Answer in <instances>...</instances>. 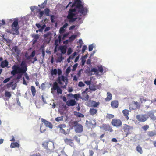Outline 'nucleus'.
Masks as SVG:
<instances>
[{
  "instance_id": "obj_6",
  "label": "nucleus",
  "mask_w": 156,
  "mask_h": 156,
  "mask_svg": "<svg viewBox=\"0 0 156 156\" xmlns=\"http://www.w3.org/2000/svg\"><path fill=\"white\" fill-rule=\"evenodd\" d=\"M71 124L75 126V130L76 133H80L83 131V126L81 124H78L77 121H73L71 123Z\"/></svg>"
},
{
  "instance_id": "obj_54",
  "label": "nucleus",
  "mask_w": 156,
  "mask_h": 156,
  "mask_svg": "<svg viewBox=\"0 0 156 156\" xmlns=\"http://www.w3.org/2000/svg\"><path fill=\"white\" fill-rule=\"evenodd\" d=\"M65 31V30L64 29V28L63 27H62L60 28L59 30V33L61 34L62 33H63Z\"/></svg>"
},
{
  "instance_id": "obj_3",
  "label": "nucleus",
  "mask_w": 156,
  "mask_h": 156,
  "mask_svg": "<svg viewBox=\"0 0 156 156\" xmlns=\"http://www.w3.org/2000/svg\"><path fill=\"white\" fill-rule=\"evenodd\" d=\"M20 66L21 67L16 65L13 66L12 67L13 70L11 72V74L14 75L18 73H25L27 69L25 62L23 61L21 63Z\"/></svg>"
},
{
  "instance_id": "obj_34",
  "label": "nucleus",
  "mask_w": 156,
  "mask_h": 156,
  "mask_svg": "<svg viewBox=\"0 0 156 156\" xmlns=\"http://www.w3.org/2000/svg\"><path fill=\"white\" fill-rule=\"evenodd\" d=\"M77 37V35H72L69 38V40L70 41H73Z\"/></svg>"
},
{
  "instance_id": "obj_57",
  "label": "nucleus",
  "mask_w": 156,
  "mask_h": 156,
  "mask_svg": "<svg viewBox=\"0 0 156 156\" xmlns=\"http://www.w3.org/2000/svg\"><path fill=\"white\" fill-rule=\"evenodd\" d=\"M85 85L82 82H80L78 83V86L79 87H83Z\"/></svg>"
},
{
  "instance_id": "obj_44",
  "label": "nucleus",
  "mask_w": 156,
  "mask_h": 156,
  "mask_svg": "<svg viewBox=\"0 0 156 156\" xmlns=\"http://www.w3.org/2000/svg\"><path fill=\"white\" fill-rule=\"evenodd\" d=\"M71 71V68L70 66L68 67L66 69V74L67 75H68Z\"/></svg>"
},
{
  "instance_id": "obj_13",
  "label": "nucleus",
  "mask_w": 156,
  "mask_h": 156,
  "mask_svg": "<svg viewBox=\"0 0 156 156\" xmlns=\"http://www.w3.org/2000/svg\"><path fill=\"white\" fill-rule=\"evenodd\" d=\"M129 108L132 110H135L140 108V105L137 102H134L133 104L130 105Z\"/></svg>"
},
{
  "instance_id": "obj_15",
  "label": "nucleus",
  "mask_w": 156,
  "mask_h": 156,
  "mask_svg": "<svg viewBox=\"0 0 156 156\" xmlns=\"http://www.w3.org/2000/svg\"><path fill=\"white\" fill-rule=\"evenodd\" d=\"M41 120L42 122L45 125L46 127H48L50 129H52V128L53 125L51 122L46 121L43 119H42Z\"/></svg>"
},
{
  "instance_id": "obj_24",
  "label": "nucleus",
  "mask_w": 156,
  "mask_h": 156,
  "mask_svg": "<svg viewBox=\"0 0 156 156\" xmlns=\"http://www.w3.org/2000/svg\"><path fill=\"white\" fill-rule=\"evenodd\" d=\"M148 117H150L152 119H155V116L154 115V112L152 111H150L148 112Z\"/></svg>"
},
{
  "instance_id": "obj_56",
  "label": "nucleus",
  "mask_w": 156,
  "mask_h": 156,
  "mask_svg": "<svg viewBox=\"0 0 156 156\" xmlns=\"http://www.w3.org/2000/svg\"><path fill=\"white\" fill-rule=\"evenodd\" d=\"M93 48V46L92 44L90 45L89 46V51H91L92 50Z\"/></svg>"
},
{
  "instance_id": "obj_32",
  "label": "nucleus",
  "mask_w": 156,
  "mask_h": 156,
  "mask_svg": "<svg viewBox=\"0 0 156 156\" xmlns=\"http://www.w3.org/2000/svg\"><path fill=\"white\" fill-rule=\"evenodd\" d=\"M114 117V116L113 115L108 113L107 114L106 116V118L109 119H112Z\"/></svg>"
},
{
  "instance_id": "obj_55",
  "label": "nucleus",
  "mask_w": 156,
  "mask_h": 156,
  "mask_svg": "<svg viewBox=\"0 0 156 156\" xmlns=\"http://www.w3.org/2000/svg\"><path fill=\"white\" fill-rule=\"evenodd\" d=\"M13 83V82H12L7 84L6 85L7 88H9L11 86V85H12Z\"/></svg>"
},
{
  "instance_id": "obj_52",
  "label": "nucleus",
  "mask_w": 156,
  "mask_h": 156,
  "mask_svg": "<svg viewBox=\"0 0 156 156\" xmlns=\"http://www.w3.org/2000/svg\"><path fill=\"white\" fill-rule=\"evenodd\" d=\"M32 37L35 39L37 40L39 38V36L38 34H34L32 36Z\"/></svg>"
},
{
  "instance_id": "obj_29",
  "label": "nucleus",
  "mask_w": 156,
  "mask_h": 156,
  "mask_svg": "<svg viewBox=\"0 0 156 156\" xmlns=\"http://www.w3.org/2000/svg\"><path fill=\"white\" fill-rule=\"evenodd\" d=\"M74 114L77 117H83L84 116L83 114L77 112H75Z\"/></svg>"
},
{
  "instance_id": "obj_38",
  "label": "nucleus",
  "mask_w": 156,
  "mask_h": 156,
  "mask_svg": "<svg viewBox=\"0 0 156 156\" xmlns=\"http://www.w3.org/2000/svg\"><path fill=\"white\" fill-rule=\"evenodd\" d=\"M39 10V18L41 19L44 14V12L43 11H41V9H40Z\"/></svg>"
},
{
  "instance_id": "obj_42",
  "label": "nucleus",
  "mask_w": 156,
  "mask_h": 156,
  "mask_svg": "<svg viewBox=\"0 0 156 156\" xmlns=\"http://www.w3.org/2000/svg\"><path fill=\"white\" fill-rule=\"evenodd\" d=\"M74 138L75 140L78 143L80 144V139L78 138L77 136H75L74 137Z\"/></svg>"
},
{
  "instance_id": "obj_9",
  "label": "nucleus",
  "mask_w": 156,
  "mask_h": 156,
  "mask_svg": "<svg viewBox=\"0 0 156 156\" xmlns=\"http://www.w3.org/2000/svg\"><path fill=\"white\" fill-rule=\"evenodd\" d=\"M100 104L99 102H96L93 100H90L88 101L87 106L93 107H97Z\"/></svg>"
},
{
  "instance_id": "obj_35",
  "label": "nucleus",
  "mask_w": 156,
  "mask_h": 156,
  "mask_svg": "<svg viewBox=\"0 0 156 156\" xmlns=\"http://www.w3.org/2000/svg\"><path fill=\"white\" fill-rule=\"evenodd\" d=\"M73 96L74 98L76 100H78L79 98H80V95L78 94H75L74 95H73Z\"/></svg>"
},
{
  "instance_id": "obj_25",
  "label": "nucleus",
  "mask_w": 156,
  "mask_h": 156,
  "mask_svg": "<svg viewBox=\"0 0 156 156\" xmlns=\"http://www.w3.org/2000/svg\"><path fill=\"white\" fill-rule=\"evenodd\" d=\"M59 49L61 50V52L62 54H65L66 52V48L63 46H61L59 48Z\"/></svg>"
},
{
  "instance_id": "obj_1",
  "label": "nucleus",
  "mask_w": 156,
  "mask_h": 156,
  "mask_svg": "<svg viewBox=\"0 0 156 156\" xmlns=\"http://www.w3.org/2000/svg\"><path fill=\"white\" fill-rule=\"evenodd\" d=\"M71 8L74 7V8L70 9L68 12V15L67 18L69 20L70 22H73L77 19L79 20H81V18L77 17L76 16L78 13L80 14V16H83L86 15L87 12V9L84 7L82 4V2L80 0H75L74 2L72 3V2H70L66 7L67 9L69 6Z\"/></svg>"
},
{
  "instance_id": "obj_4",
  "label": "nucleus",
  "mask_w": 156,
  "mask_h": 156,
  "mask_svg": "<svg viewBox=\"0 0 156 156\" xmlns=\"http://www.w3.org/2000/svg\"><path fill=\"white\" fill-rule=\"evenodd\" d=\"M133 129V126L126 124H123L122 129L123 135L125 137L127 136L128 135L131 134Z\"/></svg>"
},
{
  "instance_id": "obj_63",
  "label": "nucleus",
  "mask_w": 156,
  "mask_h": 156,
  "mask_svg": "<svg viewBox=\"0 0 156 156\" xmlns=\"http://www.w3.org/2000/svg\"><path fill=\"white\" fill-rule=\"evenodd\" d=\"M30 156H41V155L39 153L34 154Z\"/></svg>"
},
{
  "instance_id": "obj_16",
  "label": "nucleus",
  "mask_w": 156,
  "mask_h": 156,
  "mask_svg": "<svg viewBox=\"0 0 156 156\" xmlns=\"http://www.w3.org/2000/svg\"><path fill=\"white\" fill-rule=\"evenodd\" d=\"M76 104L74 100L71 99L66 101V104L68 106H74Z\"/></svg>"
},
{
  "instance_id": "obj_30",
  "label": "nucleus",
  "mask_w": 156,
  "mask_h": 156,
  "mask_svg": "<svg viewBox=\"0 0 156 156\" xmlns=\"http://www.w3.org/2000/svg\"><path fill=\"white\" fill-rule=\"evenodd\" d=\"M31 90L33 96H34L36 92V89L35 87L34 86H31Z\"/></svg>"
},
{
  "instance_id": "obj_58",
  "label": "nucleus",
  "mask_w": 156,
  "mask_h": 156,
  "mask_svg": "<svg viewBox=\"0 0 156 156\" xmlns=\"http://www.w3.org/2000/svg\"><path fill=\"white\" fill-rule=\"evenodd\" d=\"M16 84H12V85H11V88L12 90H14L16 87Z\"/></svg>"
},
{
  "instance_id": "obj_40",
  "label": "nucleus",
  "mask_w": 156,
  "mask_h": 156,
  "mask_svg": "<svg viewBox=\"0 0 156 156\" xmlns=\"http://www.w3.org/2000/svg\"><path fill=\"white\" fill-rule=\"evenodd\" d=\"M149 128V126L148 125H145L142 127V129L144 131H146Z\"/></svg>"
},
{
  "instance_id": "obj_17",
  "label": "nucleus",
  "mask_w": 156,
  "mask_h": 156,
  "mask_svg": "<svg viewBox=\"0 0 156 156\" xmlns=\"http://www.w3.org/2000/svg\"><path fill=\"white\" fill-rule=\"evenodd\" d=\"M119 103L117 100L112 101L111 102V106L113 108H116L118 107Z\"/></svg>"
},
{
  "instance_id": "obj_27",
  "label": "nucleus",
  "mask_w": 156,
  "mask_h": 156,
  "mask_svg": "<svg viewBox=\"0 0 156 156\" xmlns=\"http://www.w3.org/2000/svg\"><path fill=\"white\" fill-rule=\"evenodd\" d=\"M136 151L140 154L143 153V150L142 147L140 145H138L136 148Z\"/></svg>"
},
{
  "instance_id": "obj_33",
  "label": "nucleus",
  "mask_w": 156,
  "mask_h": 156,
  "mask_svg": "<svg viewBox=\"0 0 156 156\" xmlns=\"http://www.w3.org/2000/svg\"><path fill=\"white\" fill-rule=\"evenodd\" d=\"M45 14L48 16H49L50 9L48 8H46L44 9Z\"/></svg>"
},
{
  "instance_id": "obj_8",
  "label": "nucleus",
  "mask_w": 156,
  "mask_h": 156,
  "mask_svg": "<svg viewBox=\"0 0 156 156\" xmlns=\"http://www.w3.org/2000/svg\"><path fill=\"white\" fill-rule=\"evenodd\" d=\"M111 123L112 125L116 127L121 126L122 124L121 120L119 119L116 118L113 119L112 120Z\"/></svg>"
},
{
  "instance_id": "obj_46",
  "label": "nucleus",
  "mask_w": 156,
  "mask_h": 156,
  "mask_svg": "<svg viewBox=\"0 0 156 156\" xmlns=\"http://www.w3.org/2000/svg\"><path fill=\"white\" fill-rule=\"evenodd\" d=\"M55 18V16L54 15L51 16V20L52 23H54L55 21L54 20V19Z\"/></svg>"
},
{
  "instance_id": "obj_41",
  "label": "nucleus",
  "mask_w": 156,
  "mask_h": 156,
  "mask_svg": "<svg viewBox=\"0 0 156 156\" xmlns=\"http://www.w3.org/2000/svg\"><path fill=\"white\" fill-rule=\"evenodd\" d=\"M140 100L141 103H143V101L145 102L147 101L146 99L143 96H141L140 98Z\"/></svg>"
},
{
  "instance_id": "obj_37",
  "label": "nucleus",
  "mask_w": 156,
  "mask_h": 156,
  "mask_svg": "<svg viewBox=\"0 0 156 156\" xmlns=\"http://www.w3.org/2000/svg\"><path fill=\"white\" fill-rule=\"evenodd\" d=\"M46 84V83H43L41 85V86L39 87L42 90H44L45 89V85Z\"/></svg>"
},
{
  "instance_id": "obj_64",
  "label": "nucleus",
  "mask_w": 156,
  "mask_h": 156,
  "mask_svg": "<svg viewBox=\"0 0 156 156\" xmlns=\"http://www.w3.org/2000/svg\"><path fill=\"white\" fill-rule=\"evenodd\" d=\"M35 50H34V51H33L32 52L31 54L30 55H31V57H34L35 56Z\"/></svg>"
},
{
  "instance_id": "obj_23",
  "label": "nucleus",
  "mask_w": 156,
  "mask_h": 156,
  "mask_svg": "<svg viewBox=\"0 0 156 156\" xmlns=\"http://www.w3.org/2000/svg\"><path fill=\"white\" fill-rule=\"evenodd\" d=\"M98 110L94 108H90L89 111V112L90 115H95L97 112Z\"/></svg>"
},
{
  "instance_id": "obj_31",
  "label": "nucleus",
  "mask_w": 156,
  "mask_h": 156,
  "mask_svg": "<svg viewBox=\"0 0 156 156\" xmlns=\"http://www.w3.org/2000/svg\"><path fill=\"white\" fill-rule=\"evenodd\" d=\"M5 97L9 98L11 96V92L9 91H6L5 93Z\"/></svg>"
},
{
  "instance_id": "obj_59",
  "label": "nucleus",
  "mask_w": 156,
  "mask_h": 156,
  "mask_svg": "<svg viewBox=\"0 0 156 156\" xmlns=\"http://www.w3.org/2000/svg\"><path fill=\"white\" fill-rule=\"evenodd\" d=\"M10 78H7L5 79L4 81H3V83H6L9 81L10 80Z\"/></svg>"
},
{
  "instance_id": "obj_5",
  "label": "nucleus",
  "mask_w": 156,
  "mask_h": 156,
  "mask_svg": "<svg viewBox=\"0 0 156 156\" xmlns=\"http://www.w3.org/2000/svg\"><path fill=\"white\" fill-rule=\"evenodd\" d=\"M18 21L17 19H15L11 25V30L13 32V34H19V32L18 30L19 27L18 26Z\"/></svg>"
},
{
  "instance_id": "obj_10",
  "label": "nucleus",
  "mask_w": 156,
  "mask_h": 156,
  "mask_svg": "<svg viewBox=\"0 0 156 156\" xmlns=\"http://www.w3.org/2000/svg\"><path fill=\"white\" fill-rule=\"evenodd\" d=\"M64 142L67 144L69 145L71 147L74 148L75 147L73 140L71 139L66 138L64 139Z\"/></svg>"
},
{
  "instance_id": "obj_53",
  "label": "nucleus",
  "mask_w": 156,
  "mask_h": 156,
  "mask_svg": "<svg viewBox=\"0 0 156 156\" xmlns=\"http://www.w3.org/2000/svg\"><path fill=\"white\" fill-rule=\"evenodd\" d=\"M78 64L77 63L75 64V65H73V67L72 71H75L76 69L77 66Z\"/></svg>"
},
{
  "instance_id": "obj_12",
  "label": "nucleus",
  "mask_w": 156,
  "mask_h": 156,
  "mask_svg": "<svg viewBox=\"0 0 156 156\" xmlns=\"http://www.w3.org/2000/svg\"><path fill=\"white\" fill-rule=\"evenodd\" d=\"M102 128L105 131H108L111 132L113 131L112 127L109 124H103L102 126Z\"/></svg>"
},
{
  "instance_id": "obj_49",
  "label": "nucleus",
  "mask_w": 156,
  "mask_h": 156,
  "mask_svg": "<svg viewBox=\"0 0 156 156\" xmlns=\"http://www.w3.org/2000/svg\"><path fill=\"white\" fill-rule=\"evenodd\" d=\"M87 47L86 45H84L82 48V53H83L85 51V50L87 49Z\"/></svg>"
},
{
  "instance_id": "obj_22",
  "label": "nucleus",
  "mask_w": 156,
  "mask_h": 156,
  "mask_svg": "<svg viewBox=\"0 0 156 156\" xmlns=\"http://www.w3.org/2000/svg\"><path fill=\"white\" fill-rule=\"evenodd\" d=\"M20 147V144L18 143L15 142L12 143L11 144L10 147L11 148H14L15 147Z\"/></svg>"
},
{
  "instance_id": "obj_62",
  "label": "nucleus",
  "mask_w": 156,
  "mask_h": 156,
  "mask_svg": "<svg viewBox=\"0 0 156 156\" xmlns=\"http://www.w3.org/2000/svg\"><path fill=\"white\" fill-rule=\"evenodd\" d=\"M45 5H44L43 3H42L41 4L39 5L38 6L41 8L43 9L45 7Z\"/></svg>"
},
{
  "instance_id": "obj_28",
  "label": "nucleus",
  "mask_w": 156,
  "mask_h": 156,
  "mask_svg": "<svg viewBox=\"0 0 156 156\" xmlns=\"http://www.w3.org/2000/svg\"><path fill=\"white\" fill-rule=\"evenodd\" d=\"M147 135L149 137H152L156 135V133L152 131H148L147 133Z\"/></svg>"
},
{
  "instance_id": "obj_50",
  "label": "nucleus",
  "mask_w": 156,
  "mask_h": 156,
  "mask_svg": "<svg viewBox=\"0 0 156 156\" xmlns=\"http://www.w3.org/2000/svg\"><path fill=\"white\" fill-rule=\"evenodd\" d=\"M98 71H99L101 73H102L103 72V67L102 66L99 67L98 69Z\"/></svg>"
},
{
  "instance_id": "obj_2",
  "label": "nucleus",
  "mask_w": 156,
  "mask_h": 156,
  "mask_svg": "<svg viewBox=\"0 0 156 156\" xmlns=\"http://www.w3.org/2000/svg\"><path fill=\"white\" fill-rule=\"evenodd\" d=\"M51 73L52 76L56 75L58 74L59 76L56 80L57 82L61 85L62 88H65L68 83V79L66 77L61 75L62 73L61 70L60 69H58L57 70L55 69L52 70Z\"/></svg>"
},
{
  "instance_id": "obj_19",
  "label": "nucleus",
  "mask_w": 156,
  "mask_h": 156,
  "mask_svg": "<svg viewBox=\"0 0 156 156\" xmlns=\"http://www.w3.org/2000/svg\"><path fill=\"white\" fill-rule=\"evenodd\" d=\"M9 62L7 60H5L1 62V66L2 68L7 67L8 65Z\"/></svg>"
},
{
  "instance_id": "obj_51",
  "label": "nucleus",
  "mask_w": 156,
  "mask_h": 156,
  "mask_svg": "<svg viewBox=\"0 0 156 156\" xmlns=\"http://www.w3.org/2000/svg\"><path fill=\"white\" fill-rule=\"evenodd\" d=\"M91 71L92 72H94V73H97L98 72V70L96 68H92L91 69Z\"/></svg>"
},
{
  "instance_id": "obj_60",
  "label": "nucleus",
  "mask_w": 156,
  "mask_h": 156,
  "mask_svg": "<svg viewBox=\"0 0 156 156\" xmlns=\"http://www.w3.org/2000/svg\"><path fill=\"white\" fill-rule=\"evenodd\" d=\"M86 62V60L84 58H82L81 60V65L82 66H84L85 63Z\"/></svg>"
},
{
  "instance_id": "obj_20",
  "label": "nucleus",
  "mask_w": 156,
  "mask_h": 156,
  "mask_svg": "<svg viewBox=\"0 0 156 156\" xmlns=\"http://www.w3.org/2000/svg\"><path fill=\"white\" fill-rule=\"evenodd\" d=\"M59 87L58 84L56 82H54L53 84L52 87L51 88V93L54 90H56Z\"/></svg>"
},
{
  "instance_id": "obj_21",
  "label": "nucleus",
  "mask_w": 156,
  "mask_h": 156,
  "mask_svg": "<svg viewBox=\"0 0 156 156\" xmlns=\"http://www.w3.org/2000/svg\"><path fill=\"white\" fill-rule=\"evenodd\" d=\"M112 95L110 93L108 92L107 93V97L105 98V101H109L112 99Z\"/></svg>"
},
{
  "instance_id": "obj_43",
  "label": "nucleus",
  "mask_w": 156,
  "mask_h": 156,
  "mask_svg": "<svg viewBox=\"0 0 156 156\" xmlns=\"http://www.w3.org/2000/svg\"><path fill=\"white\" fill-rule=\"evenodd\" d=\"M48 142L45 141L43 143L42 145L45 148H47L48 147Z\"/></svg>"
},
{
  "instance_id": "obj_18",
  "label": "nucleus",
  "mask_w": 156,
  "mask_h": 156,
  "mask_svg": "<svg viewBox=\"0 0 156 156\" xmlns=\"http://www.w3.org/2000/svg\"><path fill=\"white\" fill-rule=\"evenodd\" d=\"M122 112L126 120H128L129 119L128 116L129 115V111L127 109H124L122 111Z\"/></svg>"
},
{
  "instance_id": "obj_36",
  "label": "nucleus",
  "mask_w": 156,
  "mask_h": 156,
  "mask_svg": "<svg viewBox=\"0 0 156 156\" xmlns=\"http://www.w3.org/2000/svg\"><path fill=\"white\" fill-rule=\"evenodd\" d=\"M63 116H61L60 117H59L56 118L55 119V120L57 122H59L60 121L63 120Z\"/></svg>"
},
{
  "instance_id": "obj_39",
  "label": "nucleus",
  "mask_w": 156,
  "mask_h": 156,
  "mask_svg": "<svg viewBox=\"0 0 156 156\" xmlns=\"http://www.w3.org/2000/svg\"><path fill=\"white\" fill-rule=\"evenodd\" d=\"M64 58L62 56H61L57 58V62H60Z\"/></svg>"
},
{
  "instance_id": "obj_11",
  "label": "nucleus",
  "mask_w": 156,
  "mask_h": 156,
  "mask_svg": "<svg viewBox=\"0 0 156 156\" xmlns=\"http://www.w3.org/2000/svg\"><path fill=\"white\" fill-rule=\"evenodd\" d=\"M66 125L64 124H60L57 126L58 128L59 129V131L62 133H63L65 135H66L67 133L63 129V128L66 127Z\"/></svg>"
},
{
  "instance_id": "obj_7",
  "label": "nucleus",
  "mask_w": 156,
  "mask_h": 156,
  "mask_svg": "<svg viewBox=\"0 0 156 156\" xmlns=\"http://www.w3.org/2000/svg\"><path fill=\"white\" fill-rule=\"evenodd\" d=\"M136 118L138 121L141 122H143L148 119V116L147 115L141 114L137 115Z\"/></svg>"
},
{
  "instance_id": "obj_61",
  "label": "nucleus",
  "mask_w": 156,
  "mask_h": 156,
  "mask_svg": "<svg viewBox=\"0 0 156 156\" xmlns=\"http://www.w3.org/2000/svg\"><path fill=\"white\" fill-rule=\"evenodd\" d=\"M84 83L86 84L87 85H89L91 84V81L90 80L88 81H84Z\"/></svg>"
},
{
  "instance_id": "obj_26",
  "label": "nucleus",
  "mask_w": 156,
  "mask_h": 156,
  "mask_svg": "<svg viewBox=\"0 0 156 156\" xmlns=\"http://www.w3.org/2000/svg\"><path fill=\"white\" fill-rule=\"evenodd\" d=\"M13 50L18 55H19L20 53V50L17 46H16L12 48Z\"/></svg>"
},
{
  "instance_id": "obj_45",
  "label": "nucleus",
  "mask_w": 156,
  "mask_h": 156,
  "mask_svg": "<svg viewBox=\"0 0 156 156\" xmlns=\"http://www.w3.org/2000/svg\"><path fill=\"white\" fill-rule=\"evenodd\" d=\"M51 34L50 32H48L47 33L44 34L43 37L44 38H46Z\"/></svg>"
},
{
  "instance_id": "obj_14",
  "label": "nucleus",
  "mask_w": 156,
  "mask_h": 156,
  "mask_svg": "<svg viewBox=\"0 0 156 156\" xmlns=\"http://www.w3.org/2000/svg\"><path fill=\"white\" fill-rule=\"evenodd\" d=\"M89 98V96L87 94L86 91H84L82 92V96L80 97V98L82 100L85 101L88 100Z\"/></svg>"
},
{
  "instance_id": "obj_48",
  "label": "nucleus",
  "mask_w": 156,
  "mask_h": 156,
  "mask_svg": "<svg viewBox=\"0 0 156 156\" xmlns=\"http://www.w3.org/2000/svg\"><path fill=\"white\" fill-rule=\"evenodd\" d=\"M76 52H75L73 53L72 55H71L69 57L71 59H73L76 55Z\"/></svg>"
},
{
  "instance_id": "obj_47",
  "label": "nucleus",
  "mask_w": 156,
  "mask_h": 156,
  "mask_svg": "<svg viewBox=\"0 0 156 156\" xmlns=\"http://www.w3.org/2000/svg\"><path fill=\"white\" fill-rule=\"evenodd\" d=\"M58 93L61 94L62 93V89L60 88L59 87L56 90Z\"/></svg>"
}]
</instances>
